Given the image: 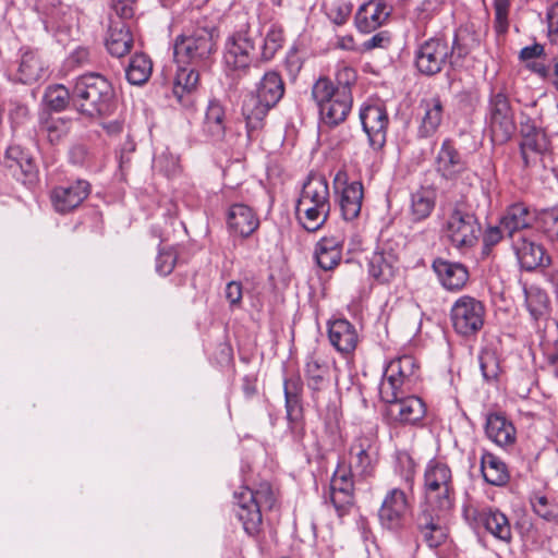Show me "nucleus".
<instances>
[{
  "label": "nucleus",
  "mask_w": 558,
  "mask_h": 558,
  "mask_svg": "<svg viewBox=\"0 0 558 558\" xmlns=\"http://www.w3.org/2000/svg\"><path fill=\"white\" fill-rule=\"evenodd\" d=\"M219 31L214 20L191 11L190 25L174 41V57L178 62L203 66L217 51Z\"/></svg>",
  "instance_id": "nucleus-1"
},
{
  "label": "nucleus",
  "mask_w": 558,
  "mask_h": 558,
  "mask_svg": "<svg viewBox=\"0 0 558 558\" xmlns=\"http://www.w3.org/2000/svg\"><path fill=\"white\" fill-rule=\"evenodd\" d=\"M328 181L323 174L310 173L303 184L295 207L300 225L308 232H316L327 221L330 214Z\"/></svg>",
  "instance_id": "nucleus-2"
},
{
  "label": "nucleus",
  "mask_w": 558,
  "mask_h": 558,
  "mask_svg": "<svg viewBox=\"0 0 558 558\" xmlns=\"http://www.w3.org/2000/svg\"><path fill=\"white\" fill-rule=\"evenodd\" d=\"M72 102L84 116H109L114 107V90L105 76L86 73L76 77L73 83Z\"/></svg>",
  "instance_id": "nucleus-3"
},
{
  "label": "nucleus",
  "mask_w": 558,
  "mask_h": 558,
  "mask_svg": "<svg viewBox=\"0 0 558 558\" xmlns=\"http://www.w3.org/2000/svg\"><path fill=\"white\" fill-rule=\"evenodd\" d=\"M284 82L276 71L266 72L256 85L254 92L245 95L242 104V114L246 122L248 136L264 125L268 112L275 108L284 95Z\"/></svg>",
  "instance_id": "nucleus-4"
},
{
  "label": "nucleus",
  "mask_w": 558,
  "mask_h": 558,
  "mask_svg": "<svg viewBox=\"0 0 558 558\" xmlns=\"http://www.w3.org/2000/svg\"><path fill=\"white\" fill-rule=\"evenodd\" d=\"M468 52L459 43L457 35L451 44L442 37H432L417 46L414 64L421 74L434 76L446 66L454 69L460 65Z\"/></svg>",
  "instance_id": "nucleus-5"
},
{
  "label": "nucleus",
  "mask_w": 558,
  "mask_h": 558,
  "mask_svg": "<svg viewBox=\"0 0 558 558\" xmlns=\"http://www.w3.org/2000/svg\"><path fill=\"white\" fill-rule=\"evenodd\" d=\"M244 22L226 40L223 62L233 71H245L252 64L262 62L257 44L262 43L259 27L248 23L245 16Z\"/></svg>",
  "instance_id": "nucleus-6"
},
{
  "label": "nucleus",
  "mask_w": 558,
  "mask_h": 558,
  "mask_svg": "<svg viewBox=\"0 0 558 558\" xmlns=\"http://www.w3.org/2000/svg\"><path fill=\"white\" fill-rule=\"evenodd\" d=\"M485 123L494 144H505L515 132L514 109L505 85L490 87Z\"/></svg>",
  "instance_id": "nucleus-7"
},
{
  "label": "nucleus",
  "mask_w": 558,
  "mask_h": 558,
  "mask_svg": "<svg viewBox=\"0 0 558 558\" xmlns=\"http://www.w3.org/2000/svg\"><path fill=\"white\" fill-rule=\"evenodd\" d=\"M236 517L242 522L244 531L254 536L260 531L263 523L262 511L271 509L276 498L269 483H260L256 489L247 486L234 493Z\"/></svg>",
  "instance_id": "nucleus-8"
},
{
  "label": "nucleus",
  "mask_w": 558,
  "mask_h": 558,
  "mask_svg": "<svg viewBox=\"0 0 558 558\" xmlns=\"http://www.w3.org/2000/svg\"><path fill=\"white\" fill-rule=\"evenodd\" d=\"M312 96L319 109L322 121L329 126L342 123L351 111L352 93L337 92L333 83L327 77H320L315 82Z\"/></svg>",
  "instance_id": "nucleus-9"
},
{
  "label": "nucleus",
  "mask_w": 558,
  "mask_h": 558,
  "mask_svg": "<svg viewBox=\"0 0 558 558\" xmlns=\"http://www.w3.org/2000/svg\"><path fill=\"white\" fill-rule=\"evenodd\" d=\"M424 493L428 507L448 511L453 506L454 487L451 469L444 462L432 459L424 472Z\"/></svg>",
  "instance_id": "nucleus-10"
},
{
  "label": "nucleus",
  "mask_w": 558,
  "mask_h": 558,
  "mask_svg": "<svg viewBox=\"0 0 558 558\" xmlns=\"http://www.w3.org/2000/svg\"><path fill=\"white\" fill-rule=\"evenodd\" d=\"M444 235L452 246L465 252L478 241L481 225L476 216L462 204H456L444 226Z\"/></svg>",
  "instance_id": "nucleus-11"
},
{
  "label": "nucleus",
  "mask_w": 558,
  "mask_h": 558,
  "mask_svg": "<svg viewBox=\"0 0 558 558\" xmlns=\"http://www.w3.org/2000/svg\"><path fill=\"white\" fill-rule=\"evenodd\" d=\"M420 378V366L412 355L392 360L386 367L379 386L380 399L395 398L398 390H411Z\"/></svg>",
  "instance_id": "nucleus-12"
},
{
  "label": "nucleus",
  "mask_w": 558,
  "mask_h": 558,
  "mask_svg": "<svg viewBox=\"0 0 558 558\" xmlns=\"http://www.w3.org/2000/svg\"><path fill=\"white\" fill-rule=\"evenodd\" d=\"M485 314L482 301L471 295H461L450 308V322L458 335L472 337L483 328Z\"/></svg>",
  "instance_id": "nucleus-13"
},
{
  "label": "nucleus",
  "mask_w": 558,
  "mask_h": 558,
  "mask_svg": "<svg viewBox=\"0 0 558 558\" xmlns=\"http://www.w3.org/2000/svg\"><path fill=\"white\" fill-rule=\"evenodd\" d=\"M409 492L405 487L389 489L378 510V519L384 529L397 532L402 529L405 515L410 510Z\"/></svg>",
  "instance_id": "nucleus-14"
},
{
  "label": "nucleus",
  "mask_w": 558,
  "mask_h": 558,
  "mask_svg": "<svg viewBox=\"0 0 558 558\" xmlns=\"http://www.w3.org/2000/svg\"><path fill=\"white\" fill-rule=\"evenodd\" d=\"M333 189L338 194V203L344 220L351 221L359 217L364 196L360 181L348 182V173L339 170L333 178Z\"/></svg>",
  "instance_id": "nucleus-15"
},
{
  "label": "nucleus",
  "mask_w": 558,
  "mask_h": 558,
  "mask_svg": "<svg viewBox=\"0 0 558 558\" xmlns=\"http://www.w3.org/2000/svg\"><path fill=\"white\" fill-rule=\"evenodd\" d=\"M407 390H398L395 398L381 399L387 404L386 414L400 424L415 425L426 414L423 400L416 396H404Z\"/></svg>",
  "instance_id": "nucleus-16"
},
{
  "label": "nucleus",
  "mask_w": 558,
  "mask_h": 558,
  "mask_svg": "<svg viewBox=\"0 0 558 558\" xmlns=\"http://www.w3.org/2000/svg\"><path fill=\"white\" fill-rule=\"evenodd\" d=\"M360 120L363 131L367 135L369 147L378 151L387 141L389 117L381 105H365L360 109Z\"/></svg>",
  "instance_id": "nucleus-17"
},
{
  "label": "nucleus",
  "mask_w": 558,
  "mask_h": 558,
  "mask_svg": "<svg viewBox=\"0 0 558 558\" xmlns=\"http://www.w3.org/2000/svg\"><path fill=\"white\" fill-rule=\"evenodd\" d=\"M442 512L425 506L416 517L415 525L418 536L430 548L439 547L448 537V527L441 515Z\"/></svg>",
  "instance_id": "nucleus-18"
},
{
  "label": "nucleus",
  "mask_w": 558,
  "mask_h": 558,
  "mask_svg": "<svg viewBox=\"0 0 558 558\" xmlns=\"http://www.w3.org/2000/svg\"><path fill=\"white\" fill-rule=\"evenodd\" d=\"M435 169L442 179L448 181H454L464 174L469 179L468 162L450 138L441 143L435 158Z\"/></svg>",
  "instance_id": "nucleus-19"
},
{
  "label": "nucleus",
  "mask_w": 558,
  "mask_h": 558,
  "mask_svg": "<svg viewBox=\"0 0 558 558\" xmlns=\"http://www.w3.org/2000/svg\"><path fill=\"white\" fill-rule=\"evenodd\" d=\"M368 275L379 284L390 283L399 272L400 260L393 248L384 244L368 258Z\"/></svg>",
  "instance_id": "nucleus-20"
},
{
  "label": "nucleus",
  "mask_w": 558,
  "mask_h": 558,
  "mask_svg": "<svg viewBox=\"0 0 558 558\" xmlns=\"http://www.w3.org/2000/svg\"><path fill=\"white\" fill-rule=\"evenodd\" d=\"M89 193L90 184L85 180H76L54 187L51 193V202L58 213L66 214L77 208Z\"/></svg>",
  "instance_id": "nucleus-21"
},
{
  "label": "nucleus",
  "mask_w": 558,
  "mask_h": 558,
  "mask_svg": "<svg viewBox=\"0 0 558 558\" xmlns=\"http://www.w3.org/2000/svg\"><path fill=\"white\" fill-rule=\"evenodd\" d=\"M328 498L340 517L348 512L354 502V485L350 471H341L340 465L338 466L330 481Z\"/></svg>",
  "instance_id": "nucleus-22"
},
{
  "label": "nucleus",
  "mask_w": 558,
  "mask_h": 558,
  "mask_svg": "<svg viewBox=\"0 0 558 558\" xmlns=\"http://www.w3.org/2000/svg\"><path fill=\"white\" fill-rule=\"evenodd\" d=\"M421 118L417 136L428 138L435 135L441 125L444 104L439 96L422 99L420 102Z\"/></svg>",
  "instance_id": "nucleus-23"
},
{
  "label": "nucleus",
  "mask_w": 558,
  "mask_h": 558,
  "mask_svg": "<svg viewBox=\"0 0 558 558\" xmlns=\"http://www.w3.org/2000/svg\"><path fill=\"white\" fill-rule=\"evenodd\" d=\"M390 12L391 8L384 0H369L355 14L356 27L362 33H371L384 24Z\"/></svg>",
  "instance_id": "nucleus-24"
},
{
  "label": "nucleus",
  "mask_w": 558,
  "mask_h": 558,
  "mask_svg": "<svg viewBox=\"0 0 558 558\" xmlns=\"http://www.w3.org/2000/svg\"><path fill=\"white\" fill-rule=\"evenodd\" d=\"M133 43L131 23L117 21L114 17H111L105 41L108 52L112 57L122 58L131 51Z\"/></svg>",
  "instance_id": "nucleus-25"
},
{
  "label": "nucleus",
  "mask_w": 558,
  "mask_h": 558,
  "mask_svg": "<svg viewBox=\"0 0 558 558\" xmlns=\"http://www.w3.org/2000/svg\"><path fill=\"white\" fill-rule=\"evenodd\" d=\"M304 376L313 398L326 389L330 381V367L327 361L317 352L308 353L305 357Z\"/></svg>",
  "instance_id": "nucleus-26"
},
{
  "label": "nucleus",
  "mask_w": 558,
  "mask_h": 558,
  "mask_svg": "<svg viewBox=\"0 0 558 558\" xmlns=\"http://www.w3.org/2000/svg\"><path fill=\"white\" fill-rule=\"evenodd\" d=\"M433 269L442 287L449 291L461 290L469 280L468 268L458 262L437 258L433 262Z\"/></svg>",
  "instance_id": "nucleus-27"
},
{
  "label": "nucleus",
  "mask_w": 558,
  "mask_h": 558,
  "mask_svg": "<svg viewBox=\"0 0 558 558\" xmlns=\"http://www.w3.org/2000/svg\"><path fill=\"white\" fill-rule=\"evenodd\" d=\"M534 220L535 216L529 207L522 203H517L508 207L500 219V226H502L507 236L513 241V239L523 235L522 231L531 228Z\"/></svg>",
  "instance_id": "nucleus-28"
},
{
  "label": "nucleus",
  "mask_w": 558,
  "mask_h": 558,
  "mask_svg": "<svg viewBox=\"0 0 558 558\" xmlns=\"http://www.w3.org/2000/svg\"><path fill=\"white\" fill-rule=\"evenodd\" d=\"M485 433L488 439L502 448L512 447L517 440L514 425L500 413H492L487 415Z\"/></svg>",
  "instance_id": "nucleus-29"
},
{
  "label": "nucleus",
  "mask_w": 558,
  "mask_h": 558,
  "mask_svg": "<svg viewBox=\"0 0 558 558\" xmlns=\"http://www.w3.org/2000/svg\"><path fill=\"white\" fill-rule=\"evenodd\" d=\"M47 72L46 62L37 50L29 47L21 48V60L17 68V81L32 84L41 80Z\"/></svg>",
  "instance_id": "nucleus-30"
},
{
  "label": "nucleus",
  "mask_w": 558,
  "mask_h": 558,
  "mask_svg": "<svg viewBox=\"0 0 558 558\" xmlns=\"http://www.w3.org/2000/svg\"><path fill=\"white\" fill-rule=\"evenodd\" d=\"M512 247L521 267L526 270H534L539 266H544L545 260H548L543 246L524 235L513 239Z\"/></svg>",
  "instance_id": "nucleus-31"
},
{
  "label": "nucleus",
  "mask_w": 558,
  "mask_h": 558,
  "mask_svg": "<svg viewBox=\"0 0 558 558\" xmlns=\"http://www.w3.org/2000/svg\"><path fill=\"white\" fill-rule=\"evenodd\" d=\"M227 223L231 231L241 236H250L259 226L253 209L245 204H233L228 211Z\"/></svg>",
  "instance_id": "nucleus-32"
},
{
  "label": "nucleus",
  "mask_w": 558,
  "mask_h": 558,
  "mask_svg": "<svg viewBox=\"0 0 558 558\" xmlns=\"http://www.w3.org/2000/svg\"><path fill=\"white\" fill-rule=\"evenodd\" d=\"M328 338L331 345L341 353L352 352L357 344L355 327L347 319H336L328 326Z\"/></svg>",
  "instance_id": "nucleus-33"
},
{
  "label": "nucleus",
  "mask_w": 558,
  "mask_h": 558,
  "mask_svg": "<svg viewBox=\"0 0 558 558\" xmlns=\"http://www.w3.org/2000/svg\"><path fill=\"white\" fill-rule=\"evenodd\" d=\"M315 259L325 271L335 269L342 259V240L338 236H324L315 245Z\"/></svg>",
  "instance_id": "nucleus-34"
},
{
  "label": "nucleus",
  "mask_w": 558,
  "mask_h": 558,
  "mask_svg": "<svg viewBox=\"0 0 558 558\" xmlns=\"http://www.w3.org/2000/svg\"><path fill=\"white\" fill-rule=\"evenodd\" d=\"M477 521L497 539L506 543L511 541L512 533L509 520L506 514L498 509L481 511L477 515Z\"/></svg>",
  "instance_id": "nucleus-35"
},
{
  "label": "nucleus",
  "mask_w": 558,
  "mask_h": 558,
  "mask_svg": "<svg viewBox=\"0 0 558 558\" xmlns=\"http://www.w3.org/2000/svg\"><path fill=\"white\" fill-rule=\"evenodd\" d=\"M199 73L195 65L180 66L173 82V94L183 106L192 104L190 95L197 88Z\"/></svg>",
  "instance_id": "nucleus-36"
},
{
  "label": "nucleus",
  "mask_w": 558,
  "mask_h": 558,
  "mask_svg": "<svg viewBox=\"0 0 558 558\" xmlns=\"http://www.w3.org/2000/svg\"><path fill=\"white\" fill-rule=\"evenodd\" d=\"M226 112L217 100H210L203 122V133L213 142H220L226 134Z\"/></svg>",
  "instance_id": "nucleus-37"
},
{
  "label": "nucleus",
  "mask_w": 558,
  "mask_h": 558,
  "mask_svg": "<svg viewBox=\"0 0 558 558\" xmlns=\"http://www.w3.org/2000/svg\"><path fill=\"white\" fill-rule=\"evenodd\" d=\"M350 453L352 456L351 469L362 475L371 474L376 456L371 440L368 438L356 439L351 446Z\"/></svg>",
  "instance_id": "nucleus-38"
},
{
  "label": "nucleus",
  "mask_w": 558,
  "mask_h": 558,
  "mask_svg": "<svg viewBox=\"0 0 558 558\" xmlns=\"http://www.w3.org/2000/svg\"><path fill=\"white\" fill-rule=\"evenodd\" d=\"M481 472L485 482L494 486H504L510 478L506 463L490 452L482 456Z\"/></svg>",
  "instance_id": "nucleus-39"
},
{
  "label": "nucleus",
  "mask_w": 558,
  "mask_h": 558,
  "mask_svg": "<svg viewBox=\"0 0 558 558\" xmlns=\"http://www.w3.org/2000/svg\"><path fill=\"white\" fill-rule=\"evenodd\" d=\"M436 205V192L432 187H421L411 195L410 214L413 221L428 218Z\"/></svg>",
  "instance_id": "nucleus-40"
},
{
  "label": "nucleus",
  "mask_w": 558,
  "mask_h": 558,
  "mask_svg": "<svg viewBox=\"0 0 558 558\" xmlns=\"http://www.w3.org/2000/svg\"><path fill=\"white\" fill-rule=\"evenodd\" d=\"M547 148L548 140L545 132L536 133L526 140H521L520 151L524 167L527 168L535 165Z\"/></svg>",
  "instance_id": "nucleus-41"
},
{
  "label": "nucleus",
  "mask_w": 558,
  "mask_h": 558,
  "mask_svg": "<svg viewBox=\"0 0 558 558\" xmlns=\"http://www.w3.org/2000/svg\"><path fill=\"white\" fill-rule=\"evenodd\" d=\"M153 72V62L145 53H135L126 69L125 76L130 84L141 86L145 84Z\"/></svg>",
  "instance_id": "nucleus-42"
},
{
  "label": "nucleus",
  "mask_w": 558,
  "mask_h": 558,
  "mask_svg": "<svg viewBox=\"0 0 558 558\" xmlns=\"http://www.w3.org/2000/svg\"><path fill=\"white\" fill-rule=\"evenodd\" d=\"M70 129V120L50 117L40 121L38 133L51 145H57L69 134Z\"/></svg>",
  "instance_id": "nucleus-43"
},
{
  "label": "nucleus",
  "mask_w": 558,
  "mask_h": 558,
  "mask_svg": "<svg viewBox=\"0 0 558 558\" xmlns=\"http://www.w3.org/2000/svg\"><path fill=\"white\" fill-rule=\"evenodd\" d=\"M284 408L289 428L294 440L301 441L304 435L303 426V398H284Z\"/></svg>",
  "instance_id": "nucleus-44"
},
{
  "label": "nucleus",
  "mask_w": 558,
  "mask_h": 558,
  "mask_svg": "<svg viewBox=\"0 0 558 558\" xmlns=\"http://www.w3.org/2000/svg\"><path fill=\"white\" fill-rule=\"evenodd\" d=\"M525 303L530 315L538 320L549 314V299L543 290L531 287L525 290Z\"/></svg>",
  "instance_id": "nucleus-45"
},
{
  "label": "nucleus",
  "mask_w": 558,
  "mask_h": 558,
  "mask_svg": "<svg viewBox=\"0 0 558 558\" xmlns=\"http://www.w3.org/2000/svg\"><path fill=\"white\" fill-rule=\"evenodd\" d=\"M283 32L281 27L271 25L266 33V36L262 37V43L257 44L259 51V59L262 62L269 61L274 58L276 52L282 47Z\"/></svg>",
  "instance_id": "nucleus-46"
},
{
  "label": "nucleus",
  "mask_w": 558,
  "mask_h": 558,
  "mask_svg": "<svg viewBox=\"0 0 558 558\" xmlns=\"http://www.w3.org/2000/svg\"><path fill=\"white\" fill-rule=\"evenodd\" d=\"M395 472L402 480V487L413 492L415 462L407 451H397L395 461Z\"/></svg>",
  "instance_id": "nucleus-47"
},
{
  "label": "nucleus",
  "mask_w": 558,
  "mask_h": 558,
  "mask_svg": "<svg viewBox=\"0 0 558 558\" xmlns=\"http://www.w3.org/2000/svg\"><path fill=\"white\" fill-rule=\"evenodd\" d=\"M527 69L558 90V57H553L547 62L527 63Z\"/></svg>",
  "instance_id": "nucleus-48"
},
{
  "label": "nucleus",
  "mask_w": 558,
  "mask_h": 558,
  "mask_svg": "<svg viewBox=\"0 0 558 558\" xmlns=\"http://www.w3.org/2000/svg\"><path fill=\"white\" fill-rule=\"evenodd\" d=\"M531 505L535 514L547 522L558 524V505L550 501L546 496L536 495Z\"/></svg>",
  "instance_id": "nucleus-49"
},
{
  "label": "nucleus",
  "mask_w": 558,
  "mask_h": 558,
  "mask_svg": "<svg viewBox=\"0 0 558 558\" xmlns=\"http://www.w3.org/2000/svg\"><path fill=\"white\" fill-rule=\"evenodd\" d=\"M539 229L550 240H558V206L542 211L537 218Z\"/></svg>",
  "instance_id": "nucleus-50"
},
{
  "label": "nucleus",
  "mask_w": 558,
  "mask_h": 558,
  "mask_svg": "<svg viewBox=\"0 0 558 558\" xmlns=\"http://www.w3.org/2000/svg\"><path fill=\"white\" fill-rule=\"evenodd\" d=\"M46 99L51 109L61 111L72 100V90L70 92L63 85H54L48 88Z\"/></svg>",
  "instance_id": "nucleus-51"
},
{
  "label": "nucleus",
  "mask_w": 558,
  "mask_h": 558,
  "mask_svg": "<svg viewBox=\"0 0 558 558\" xmlns=\"http://www.w3.org/2000/svg\"><path fill=\"white\" fill-rule=\"evenodd\" d=\"M510 1L511 0H494V27L497 34H506L509 29Z\"/></svg>",
  "instance_id": "nucleus-52"
},
{
  "label": "nucleus",
  "mask_w": 558,
  "mask_h": 558,
  "mask_svg": "<svg viewBox=\"0 0 558 558\" xmlns=\"http://www.w3.org/2000/svg\"><path fill=\"white\" fill-rule=\"evenodd\" d=\"M178 259L173 247L160 248L156 257V271L160 276H168L172 272Z\"/></svg>",
  "instance_id": "nucleus-53"
},
{
  "label": "nucleus",
  "mask_w": 558,
  "mask_h": 558,
  "mask_svg": "<svg viewBox=\"0 0 558 558\" xmlns=\"http://www.w3.org/2000/svg\"><path fill=\"white\" fill-rule=\"evenodd\" d=\"M137 10L136 0H112V11L118 21L130 22L134 17Z\"/></svg>",
  "instance_id": "nucleus-54"
},
{
  "label": "nucleus",
  "mask_w": 558,
  "mask_h": 558,
  "mask_svg": "<svg viewBox=\"0 0 558 558\" xmlns=\"http://www.w3.org/2000/svg\"><path fill=\"white\" fill-rule=\"evenodd\" d=\"M336 81L337 86H335V89H337V92L347 90L351 93V86L356 81V72L353 68L341 64L337 70Z\"/></svg>",
  "instance_id": "nucleus-55"
},
{
  "label": "nucleus",
  "mask_w": 558,
  "mask_h": 558,
  "mask_svg": "<svg viewBox=\"0 0 558 558\" xmlns=\"http://www.w3.org/2000/svg\"><path fill=\"white\" fill-rule=\"evenodd\" d=\"M545 54V47L542 44L534 43L533 45L523 47L519 52L520 61L525 63L527 68V63L531 62H546L545 60H539Z\"/></svg>",
  "instance_id": "nucleus-56"
},
{
  "label": "nucleus",
  "mask_w": 558,
  "mask_h": 558,
  "mask_svg": "<svg viewBox=\"0 0 558 558\" xmlns=\"http://www.w3.org/2000/svg\"><path fill=\"white\" fill-rule=\"evenodd\" d=\"M480 366L486 380L495 379L498 375V363L492 352H485L480 356Z\"/></svg>",
  "instance_id": "nucleus-57"
},
{
  "label": "nucleus",
  "mask_w": 558,
  "mask_h": 558,
  "mask_svg": "<svg viewBox=\"0 0 558 558\" xmlns=\"http://www.w3.org/2000/svg\"><path fill=\"white\" fill-rule=\"evenodd\" d=\"M304 384L299 375H294L283 380L284 398H302Z\"/></svg>",
  "instance_id": "nucleus-58"
},
{
  "label": "nucleus",
  "mask_w": 558,
  "mask_h": 558,
  "mask_svg": "<svg viewBox=\"0 0 558 558\" xmlns=\"http://www.w3.org/2000/svg\"><path fill=\"white\" fill-rule=\"evenodd\" d=\"M7 157L15 161L23 172H31V158L19 146H10L7 149Z\"/></svg>",
  "instance_id": "nucleus-59"
},
{
  "label": "nucleus",
  "mask_w": 558,
  "mask_h": 558,
  "mask_svg": "<svg viewBox=\"0 0 558 558\" xmlns=\"http://www.w3.org/2000/svg\"><path fill=\"white\" fill-rule=\"evenodd\" d=\"M548 38L558 46V3L551 5L547 12Z\"/></svg>",
  "instance_id": "nucleus-60"
},
{
  "label": "nucleus",
  "mask_w": 558,
  "mask_h": 558,
  "mask_svg": "<svg viewBox=\"0 0 558 558\" xmlns=\"http://www.w3.org/2000/svg\"><path fill=\"white\" fill-rule=\"evenodd\" d=\"M242 284L239 281H230L225 289V296L231 306L239 305L242 300Z\"/></svg>",
  "instance_id": "nucleus-61"
},
{
  "label": "nucleus",
  "mask_w": 558,
  "mask_h": 558,
  "mask_svg": "<svg viewBox=\"0 0 558 558\" xmlns=\"http://www.w3.org/2000/svg\"><path fill=\"white\" fill-rule=\"evenodd\" d=\"M88 149L82 144H75L70 148L69 159L73 165L83 166L88 159Z\"/></svg>",
  "instance_id": "nucleus-62"
},
{
  "label": "nucleus",
  "mask_w": 558,
  "mask_h": 558,
  "mask_svg": "<svg viewBox=\"0 0 558 558\" xmlns=\"http://www.w3.org/2000/svg\"><path fill=\"white\" fill-rule=\"evenodd\" d=\"M390 43V37L385 32H380L365 40L363 47L365 50H372L374 48L387 47Z\"/></svg>",
  "instance_id": "nucleus-63"
},
{
  "label": "nucleus",
  "mask_w": 558,
  "mask_h": 558,
  "mask_svg": "<svg viewBox=\"0 0 558 558\" xmlns=\"http://www.w3.org/2000/svg\"><path fill=\"white\" fill-rule=\"evenodd\" d=\"M435 11L436 8L433 5L432 1H424L417 9V22L426 25L428 21L433 19Z\"/></svg>",
  "instance_id": "nucleus-64"
}]
</instances>
